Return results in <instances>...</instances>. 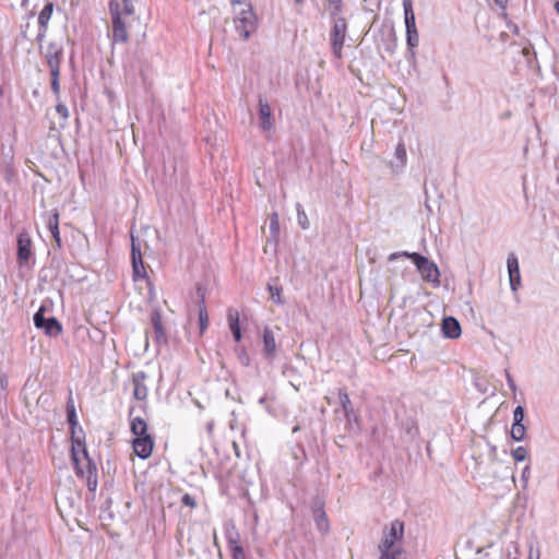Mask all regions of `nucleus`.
Here are the masks:
<instances>
[{
	"instance_id": "f257e3e1",
	"label": "nucleus",
	"mask_w": 559,
	"mask_h": 559,
	"mask_svg": "<svg viewBox=\"0 0 559 559\" xmlns=\"http://www.w3.org/2000/svg\"><path fill=\"white\" fill-rule=\"evenodd\" d=\"M109 11L112 21L111 38L114 43H126L128 40L127 26L134 14V7L131 0H110Z\"/></svg>"
},
{
	"instance_id": "f03ea898",
	"label": "nucleus",
	"mask_w": 559,
	"mask_h": 559,
	"mask_svg": "<svg viewBox=\"0 0 559 559\" xmlns=\"http://www.w3.org/2000/svg\"><path fill=\"white\" fill-rule=\"evenodd\" d=\"M231 5L235 12V31L243 40H247L257 31V15L250 3L233 0Z\"/></svg>"
},
{
	"instance_id": "7ed1b4c3",
	"label": "nucleus",
	"mask_w": 559,
	"mask_h": 559,
	"mask_svg": "<svg viewBox=\"0 0 559 559\" xmlns=\"http://www.w3.org/2000/svg\"><path fill=\"white\" fill-rule=\"evenodd\" d=\"M401 257L408 258L413 261L421 278L425 282L433 284L435 287H438L440 285V271L438 265L433 261H430L429 259H427L426 257L418 252L408 251L393 252L389 255L388 260L390 262H393Z\"/></svg>"
},
{
	"instance_id": "20e7f679",
	"label": "nucleus",
	"mask_w": 559,
	"mask_h": 559,
	"mask_svg": "<svg viewBox=\"0 0 559 559\" xmlns=\"http://www.w3.org/2000/svg\"><path fill=\"white\" fill-rule=\"evenodd\" d=\"M79 451L82 452L84 459L87 461L86 478H87L88 489L90 490H95L96 487H97V468H96V465L90 459L84 442H82L80 439L73 437V439H72V450H71L72 460H73V463H74L75 468H76V474L85 476V472L82 469V467L80 465Z\"/></svg>"
},
{
	"instance_id": "39448f33",
	"label": "nucleus",
	"mask_w": 559,
	"mask_h": 559,
	"mask_svg": "<svg viewBox=\"0 0 559 559\" xmlns=\"http://www.w3.org/2000/svg\"><path fill=\"white\" fill-rule=\"evenodd\" d=\"M404 22L406 28L407 60L414 61L416 57L415 49L419 44V35L416 27L415 13L412 0H403Z\"/></svg>"
},
{
	"instance_id": "423d86ee",
	"label": "nucleus",
	"mask_w": 559,
	"mask_h": 559,
	"mask_svg": "<svg viewBox=\"0 0 559 559\" xmlns=\"http://www.w3.org/2000/svg\"><path fill=\"white\" fill-rule=\"evenodd\" d=\"M347 32V24L344 17H335L332 20V28L330 32V41L332 53L335 58H342V48L344 46Z\"/></svg>"
},
{
	"instance_id": "0eeeda50",
	"label": "nucleus",
	"mask_w": 559,
	"mask_h": 559,
	"mask_svg": "<svg viewBox=\"0 0 559 559\" xmlns=\"http://www.w3.org/2000/svg\"><path fill=\"white\" fill-rule=\"evenodd\" d=\"M37 329L44 330L49 336H58L62 332V325L55 317H45V308L40 307L33 317Z\"/></svg>"
},
{
	"instance_id": "6e6552de",
	"label": "nucleus",
	"mask_w": 559,
	"mask_h": 559,
	"mask_svg": "<svg viewBox=\"0 0 559 559\" xmlns=\"http://www.w3.org/2000/svg\"><path fill=\"white\" fill-rule=\"evenodd\" d=\"M404 534V524L400 521L391 523L389 532L384 535L382 542L379 545L380 552L395 554L399 548H393L396 540L401 539Z\"/></svg>"
},
{
	"instance_id": "1a4fd4ad",
	"label": "nucleus",
	"mask_w": 559,
	"mask_h": 559,
	"mask_svg": "<svg viewBox=\"0 0 559 559\" xmlns=\"http://www.w3.org/2000/svg\"><path fill=\"white\" fill-rule=\"evenodd\" d=\"M46 64L49 72H60L61 61L63 59V46L58 41H50L44 52Z\"/></svg>"
},
{
	"instance_id": "9d476101",
	"label": "nucleus",
	"mask_w": 559,
	"mask_h": 559,
	"mask_svg": "<svg viewBox=\"0 0 559 559\" xmlns=\"http://www.w3.org/2000/svg\"><path fill=\"white\" fill-rule=\"evenodd\" d=\"M338 400H340L342 409L344 412V415H345V418H346L347 426H348L349 430L354 429V425H356L357 426V430H359L360 428H359L358 416H357V414L354 411V407L352 405V401H350L349 395H348V393H347V391L345 389H340L338 390Z\"/></svg>"
},
{
	"instance_id": "9b49d317",
	"label": "nucleus",
	"mask_w": 559,
	"mask_h": 559,
	"mask_svg": "<svg viewBox=\"0 0 559 559\" xmlns=\"http://www.w3.org/2000/svg\"><path fill=\"white\" fill-rule=\"evenodd\" d=\"M507 267L509 274L510 288L516 292L521 285V274L519 260L514 253H510L507 259Z\"/></svg>"
},
{
	"instance_id": "f8f14e48",
	"label": "nucleus",
	"mask_w": 559,
	"mask_h": 559,
	"mask_svg": "<svg viewBox=\"0 0 559 559\" xmlns=\"http://www.w3.org/2000/svg\"><path fill=\"white\" fill-rule=\"evenodd\" d=\"M131 239H132L131 259H132L133 275L135 278L145 277L146 271H145L144 263L142 260L140 243L135 242V239L133 236L131 237Z\"/></svg>"
},
{
	"instance_id": "ddd939ff",
	"label": "nucleus",
	"mask_w": 559,
	"mask_h": 559,
	"mask_svg": "<svg viewBox=\"0 0 559 559\" xmlns=\"http://www.w3.org/2000/svg\"><path fill=\"white\" fill-rule=\"evenodd\" d=\"M132 447H133L134 453L140 459L145 460V459L150 457L152 454L154 441L151 436L134 438L133 442H132Z\"/></svg>"
},
{
	"instance_id": "4468645a",
	"label": "nucleus",
	"mask_w": 559,
	"mask_h": 559,
	"mask_svg": "<svg viewBox=\"0 0 559 559\" xmlns=\"http://www.w3.org/2000/svg\"><path fill=\"white\" fill-rule=\"evenodd\" d=\"M32 240L27 234H20L17 236V261L20 265H25L32 254Z\"/></svg>"
},
{
	"instance_id": "2eb2a0df",
	"label": "nucleus",
	"mask_w": 559,
	"mask_h": 559,
	"mask_svg": "<svg viewBox=\"0 0 559 559\" xmlns=\"http://www.w3.org/2000/svg\"><path fill=\"white\" fill-rule=\"evenodd\" d=\"M197 297L199 299V325H200V334H203L209 325V314L205 306V288L201 285L197 286Z\"/></svg>"
},
{
	"instance_id": "dca6fc26",
	"label": "nucleus",
	"mask_w": 559,
	"mask_h": 559,
	"mask_svg": "<svg viewBox=\"0 0 559 559\" xmlns=\"http://www.w3.org/2000/svg\"><path fill=\"white\" fill-rule=\"evenodd\" d=\"M259 118L260 128L263 131H270L273 128L272 110L267 102H264L261 97L259 99Z\"/></svg>"
},
{
	"instance_id": "f3484780",
	"label": "nucleus",
	"mask_w": 559,
	"mask_h": 559,
	"mask_svg": "<svg viewBox=\"0 0 559 559\" xmlns=\"http://www.w3.org/2000/svg\"><path fill=\"white\" fill-rule=\"evenodd\" d=\"M442 333L448 338L460 337L462 330L460 322L454 317H445L441 324Z\"/></svg>"
},
{
	"instance_id": "a211bd4d",
	"label": "nucleus",
	"mask_w": 559,
	"mask_h": 559,
	"mask_svg": "<svg viewBox=\"0 0 559 559\" xmlns=\"http://www.w3.org/2000/svg\"><path fill=\"white\" fill-rule=\"evenodd\" d=\"M146 373L144 371H139L133 374V395L139 401H144L147 396V388L145 385Z\"/></svg>"
},
{
	"instance_id": "6ab92c4d",
	"label": "nucleus",
	"mask_w": 559,
	"mask_h": 559,
	"mask_svg": "<svg viewBox=\"0 0 559 559\" xmlns=\"http://www.w3.org/2000/svg\"><path fill=\"white\" fill-rule=\"evenodd\" d=\"M262 341L264 347V357L272 360L276 354V342L270 328H265L263 330Z\"/></svg>"
},
{
	"instance_id": "aec40b11",
	"label": "nucleus",
	"mask_w": 559,
	"mask_h": 559,
	"mask_svg": "<svg viewBox=\"0 0 559 559\" xmlns=\"http://www.w3.org/2000/svg\"><path fill=\"white\" fill-rule=\"evenodd\" d=\"M151 322H152V325H153L154 337H155L156 343H158V344H166L167 343V337H166L165 330L163 328L162 317H160L159 311L154 310L152 312Z\"/></svg>"
},
{
	"instance_id": "412c9836",
	"label": "nucleus",
	"mask_w": 559,
	"mask_h": 559,
	"mask_svg": "<svg viewBox=\"0 0 559 559\" xmlns=\"http://www.w3.org/2000/svg\"><path fill=\"white\" fill-rule=\"evenodd\" d=\"M312 513L318 530L322 533H326L330 528V525L328 516L323 510V504L320 502H316L312 507Z\"/></svg>"
},
{
	"instance_id": "4be33fe9",
	"label": "nucleus",
	"mask_w": 559,
	"mask_h": 559,
	"mask_svg": "<svg viewBox=\"0 0 559 559\" xmlns=\"http://www.w3.org/2000/svg\"><path fill=\"white\" fill-rule=\"evenodd\" d=\"M47 227L49 231L51 233V236L56 242V246L58 248L62 247V241L60 237V230H59V213L57 210H53V212L50 214L48 221H47Z\"/></svg>"
},
{
	"instance_id": "5701e85b",
	"label": "nucleus",
	"mask_w": 559,
	"mask_h": 559,
	"mask_svg": "<svg viewBox=\"0 0 559 559\" xmlns=\"http://www.w3.org/2000/svg\"><path fill=\"white\" fill-rule=\"evenodd\" d=\"M228 326L236 342H239L242 337L240 323H239V313L237 310L228 309L227 312Z\"/></svg>"
},
{
	"instance_id": "b1692460",
	"label": "nucleus",
	"mask_w": 559,
	"mask_h": 559,
	"mask_svg": "<svg viewBox=\"0 0 559 559\" xmlns=\"http://www.w3.org/2000/svg\"><path fill=\"white\" fill-rule=\"evenodd\" d=\"M238 539V534H235V536L229 534L227 536V547L231 554L233 559H247L245 550L242 546L239 544Z\"/></svg>"
},
{
	"instance_id": "393cba45",
	"label": "nucleus",
	"mask_w": 559,
	"mask_h": 559,
	"mask_svg": "<svg viewBox=\"0 0 559 559\" xmlns=\"http://www.w3.org/2000/svg\"><path fill=\"white\" fill-rule=\"evenodd\" d=\"M130 428L131 432L134 435L135 438L150 436L147 433V424L141 417L132 418L130 423Z\"/></svg>"
},
{
	"instance_id": "a878e982",
	"label": "nucleus",
	"mask_w": 559,
	"mask_h": 559,
	"mask_svg": "<svg viewBox=\"0 0 559 559\" xmlns=\"http://www.w3.org/2000/svg\"><path fill=\"white\" fill-rule=\"evenodd\" d=\"M395 158L397 160L396 164L392 163L391 166L392 168L396 167L397 170L399 169H402L405 165H406V162H407V154H406V148H405V144L403 143V141H400L395 147Z\"/></svg>"
},
{
	"instance_id": "bb28decb",
	"label": "nucleus",
	"mask_w": 559,
	"mask_h": 559,
	"mask_svg": "<svg viewBox=\"0 0 559 559\" xmlns=\"http://www.w3.org/2000/svg\"><path fill=\"white\" fill-rule=\"evenodd\" d=\"M52 12L53 3L48 1L38 14V25L40 28H47Z\"/></svg>"
},
{
	"instance_id": "cd10ccee",
	"label": "nucleus",
	"mask_w": 559,
	"mask_h": 559,
	"mask_svg": "<svg viewBox=\"0 0 559 559\" xmlns=\"http://www.w3.org/2000/svg\"><path fill=\"white\" fill-rule=\"evenodd\" d=\"M67 419L72 429V433L74 435V428L79 425V421H78L75 406L73 404V400L71 396L69 397V401L67 403Z\"/></svg>"
},
{
	"instance_id": "c85d7f7f",
	"label": "nucleus",
	"mask_w": 559,
	"mask_h": 559,
	"mask_svg": "<svg viewBox=\"0 0 559 559\" xmlns=\"http://www.w3.org/2000/svg\"><path fill=\"white\" fill-rule=\"evenodd\" d=\"M267 290L270 292L271 299L274 304H276V305L284 304V300L282 299V287L281 286H278L276 284L267 283Z\"/></svg>"
},
{
	"instance_id": "c756f323",
	"label": "nucleus",
	"mask_w": 559,
	"mask_h": 559,
	"mask_svg": "<svg viewBox=\"0 0 559 559\" xmlns=\"http://www.w3.org/2000/svg\"><path fill=\"white\" fill-rule=\"evenodd\" d=\"M525 433H526V427L524 426V424H512V427H511V438L516 441V442H520V441H523L524 438H525Z\"/></svg>"
},
{
	"instance_id": "7c9ffc66",
	"label": "nucleus",
	"mask_w": 559,
	"mask_h": 559,
	"mask_svg": "<svg viewBox=\"0 0 559 559\" xmlns=\"http://www.w3.org/2000/svg\"><path fill=\"white\" fill-rule=\"evenodd\" d=\"M50 86L56 96V99H60V72L50 73Z\"/></svg>"
},
{
	"instance_id": "2f4dec72",
	"label": "nucleus",
	"mask_w": 559,
	"mask_h": 559,
	"mask_svg": "<svg viewBox=\"0 0 559 559\" xmlns=\"http://www.w3.org/2000/svg\"><path fill=\"white\" fill-rule=\"evenodd\" d=\"M296 210H297L298 224L300 225V227L302 229H308L309 228V221H308L306 212L302 209V205L297 203Z\"/></svg>"
},
{
	"instance_id": "473e14b6",
	"label": "nucleus",
	"mask_w": 559,
	"mask_h": 559,
	"mask_svg": "<svg viewBox=\"0 0 559 559\" xmlns=\"http://www.w3.org/2000/svg\"><path fill=\"white\" fill-rule=\"evenodd\" d=\"M330 4V12L332 20H335V17H341L340 14L342 12V0H329Z\"/></svg>"
},
{
	"instance_id": "72a5a7b5",
	"label": "nucleus",
	"mask_w": 559,
	"mask_h": 559,
	"mask_svg": "<svg viewBox=\"0 0 559 559\" xmlns=\"http://www.w3.org/2000/svg\"><path fill=\"white\" fill-rule=\"evenodd\" d=\"M270 231L273 237H277L280 234V221L277 213H273L270 216Z\"/></svg>"
},
{
	"instance_id": "f704fd0d",
	"label": "nucleus",
	"mask_w": 559,
	"mask_h": 559,
	"mask_svg": "<svg viewBox=\"0 0 559 559\" xmlns=\"http://www.w3.org/2000/svg\"><path fill=\"white\" fill-rule=\"evenodd\" d=\"M525 418L524 407L519 405L513 411V424H523Z\"/></svg>"
},
{
	"instance_id": "c9c22d12",
	"label": "nucleus",
	"mask_w": 559,
	"mask_h": 559,
	"mask_svg": "<svg viewBox=\"0 0 559 559\" xmlns=\"http://www.w3.org/2000/svg\"><path fill=\"white\" fill-rule=\"evenodd\" d=\"M512 456L516 462H523L527 459V450L524 447H518L512 451Z\"/></svg>"
},
{
	"instance_id": "e433bc0d",
	"label": "nucleus",
	"mask_w": 559,
	"mask_h": 559,
	"mask_svg": "<svg viewBox=\"0 0 559 559\" xmlns=\"http://www.w3.org/2000/svg\"><path fill=\"white\" fill-rule=\"evenodd\" d=\"M56 111L57 114L63 119V120H67L69 118V110H68V107L61 103V102H58L57 105H56Z\"/></svg>"
},
{
	"instance_id": "4c0bfd02",
	"label": "nucleus",
	"mask_w": 559,
	"mask_h": 559,
	"mask_svg": "<svg viewBox=\"0 0 559 559\" xmlns=\"http://www.w3.org/2000/svg\"><path fill=\"white\" fill-rule=\"evenodd\" d=\"M181 502H182V504H185V506H187L189 508H195L197 507V501H195L194 497H192L189 493H185L182 496Z\"/></svg>"
},
{
	"instance_id": "58836bf2",
	"label": "nucleus",
	"mask_w": 559,
	"mask_h": 559,
	"mask_svg": "<svg viewBox=\"0 0 559 559\" xmlns=\"http://www.w3.org/2000/svg\"><path fill=\"white\" fill-rule=\"evenodd\" d=\"M380 559H405L401 550H395V554L381 552Z\"/></svg>"
},
{
	"instance_id": "ea45409f",
	"label": "nucleus",
	"mask_w": 559,
	"mask_h": 559,
	"mask_svg": "<svg viewBox=\"0 0 559 559\" xmlns=\"http://www.w3.org/2000/svg\"><path fill=\"white\" fill-rule=\"evenodd\" d=\"M504 376L507 379L508 386L510 388L511 391H513L515 393L518 388H516L513 377L511 376V373L508 369L504 370Z\"/></svg>"
},
{
	"instance_id": "a19ab883",
	"label": "nucleus",
	"mask_w": 559,
	"mask_h": 559,
	"mask_svg": "<svg viewBox=\"0 0 559 559\" xmlns=\"http://www.w3.org/2000/svg\"><path fill=\"white\" fill-rule=\"evenodd\" d=\"M46 32H47V28H40L39 27V32H38V34L36 36V41L39 44L40 49L43 48L41 44H43L44 38L46 36Z\"/></svg>"
},
{
	"instance_id": "79ce46f5",
	"label": "nucleus",
	"mask_w": 559,
	"mask_h": 559,
	"mask_svg": "<svg viewBox=\"0 0 559 559\" xmlns=\"http://www.w3.org/2000/svg\"><path fill=\"white\" fill-rule=\"evenodd\" d=\"M7 389H8V378L4 374H2V376H0V390L7 391Z\"/></svg>"
},
{
	"instance_id": "37998d69",
	"label": "nucleus",
	"mask_w": 559,
	"mask_h": 559,
	"mask_svg": "<svg viewBox=\"0 0 559 559\" xmlns=\"http://www.w3.org/2000/svg\"><path fill=\"white\" fill-rule=\"evenodd\" d=\"M527 559H539V550L534 551L533 546H530Z\"/></svg>"
},
{
	"instance_id": "c03bdc74",
	"label": "nucleus",
	"mask_w": 559,
	"mask_h": 559,
	"mask_svg": "<svg viewBox=\"0 0 559 559\" xmlns=\"http://www.w3.org/2000/svg\"><path fill=\"white\" fill-rule=\"evenodd\" d=\"M239 359H240V361H241V364H242L243 366H249V364H250V359H249V356H248L247 354H245V353H243V354H241V355L239 356Z\"/></svg>"
},
{
	"instance_id": "a18cd8bd",
	"label": "nucleus",
	"mask_w": 559,
	"mask_h": 559,
	"mask_svg": "<svg viewBox=\"0 0 559 559\" xmlns=\"http://www.w3.org/2000/svg\"><path fill=\"white\" fill-rule=\"evenodd\" d=\"M530 471H531L530 465H526V466L523 468V472H522V479H523L524 481H527V478H528V475H530Z\"/></svg>"
},
{
	"instance_id": "49530a36",
	"label": "nucleus",
	"mask_w": 559,
	"mask_h": 559,
	"mask_svg": "<svg viewBox=\"0 0 559 559\" xmlns=\"http://www.w3.org/2000/svg\"><path fill=\"white\" fill-rule=\"evenodd\" d=\"M495 2L498 7H500L501 9H504L508 0H495Z\"/></svg>"
},
{
	"instance_id": "de8ad7c7",
	"label": "nucleus",
	"mask_w": 559,
	"mask_h": 559,
	"mask_svg": "<svg viewBox=\"0 0 559 559\" xmlns=\"http://www.w3.org/2000/svg\"><path fill=\"white\" fill-rule=\"evenodd\" d=\"M555 9H556L557 13L559 14V1H557V2L555 3Z\"/></svg>"
},
{
	"instance_id": "09e8293b",
	"label": "nucleus",
	"mask_w": 559,
	"mask_h": 559,
	"mask_svg": "<svg viewBox=\"0 0 559 559\" xmlns=\"http://www.w3.org/2000/svg\"><path fill=\"white\" fill-rule=\"evenodd\" d=\"M299 429H300V427H299V426H295V427L293 428V432H294V433H295V432H298V431H299Z\"/></svg>"
},
{
	"instance_id": "8fccbe9b",
	"label": "nucleus",
	"mask_w": 559,
	"mask_h": 559,
	"mask_svg": "<svg viewBox=\"0 0 559 559\" xmlns=\"http://www.w3.org/2000/svg\"><path fill=\"white\" fill-rule=\"evenodd\" d=\"M234 447H235V450H237V445H236V443H234ZM236 455H238V456H239V452H238V451H236Z\"/></svg>"
},
{
	"instance_id": "3c124183",
	"label": "nucleus",
	"mask_w": 559,
	"mask_h": 559,
	"mask_svg": "<svg viewBox=\"0 0 559 559\" xmlns=\"http://www.w3.org/2000/svg\"><path fill=\"white\" fill-rule=\"evenodd\" d=\"M304 0H295L296 3H301Z\"/></svg>"
}]
</instances>
